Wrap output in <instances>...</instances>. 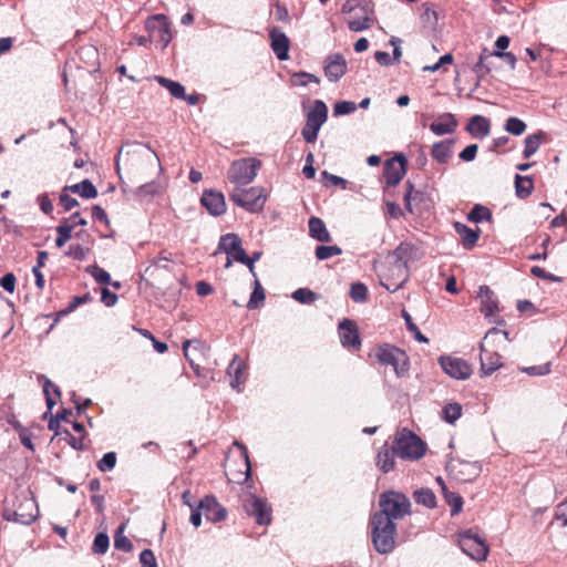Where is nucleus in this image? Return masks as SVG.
Returning a JSON list of instances; mask_svg holds the SVG:
<instances>
[{
  "instance_id": "f257e3e1",
  "label": "nucleus",
  "mask_w": 567,
  "mask_h": 567,
  "mask_svg": "<svg viewBox=\"0 0 567 567\" xmlns=\"http://www.w3.org/2000/svg\"><path fill=\"white\" fill-rule=\"evenodd\" d=\"M409 498H380V511L371 518V539L379 554H389L394 549L396 526L394 519L410 513Z\"/></svg>"
},
{
  "instance_id": "f03ea898",
  "label": "nucleus",
  "mask_w": 567,
  "mask_h": 567,
  "mask_svg": "<svg viewBox=\"0 0 567 567\" xmlns=\"http://www.w3.org/2000/svg\"><path fill=\"white\" fill-rule=\"evenodd\" d=\"M2 516L9 522L32 524L39 516L37 498H4Z\"/></svg>"
},
{
  "instance_id": "7ed1b4c3",
  "label": "nucleus",
  "mask_w": 567,
  "mask_h": 567,
  "mask_svg": "<svg viewBox=\"0 0 567 567\" xmlns=\"http://www.w3.org/2000/svg\"><path fill=\"white\" fill-rule=\"evenodd\" d=\"M392 446L402 460L417 461L426 453V444L412 431L402 429L394 435Z\"/></svg>"
},
{
  "instance_id": "20e7f679",
  "label": "nucleus",
  "mask_w": 567,
  "mask_h": 567,
  "mask_svg": "<svg viewBox=\"0 0 567 567\" xmlns=\"http://www.w3.org/2000/svg\"><path fill=\"white\" fill-rule=\"evenodd\" d=\"M234 445L238 447V456L228 455L225 460L224 468L225 475L229 483L244 484L250 476V462L248 456L247 447L235 441Z\"/></svg>"
},
{
  "instance_id": "39448f33",
  "label": "nucleus",
  "mask_w": 567,
  "mask_h": 567,
  "mask_svg": "<svg viewBox=\"0 0 567 567\" xmlns=\"http://www.w3.org/2000/svg\"><path fill=\"white\" fill-rule=\"evenodd\" d=\"M373 355L381 365H391L398 377H403L409 371L406 353L395 346L380 344L374 349Z\"/></svg>"
},
{
  "instance_id": "423d86ee",
  "label": "nucleus",
  "mask_w": 567,
  "mask_h": 567,
  "mask_svg": "<svg viewBox=\"0 0 567 567\" xmlns=\"http://www.w3.org/2000/svg\"><path fill=\"white\" fill-rule=\"evenodd\" d=\"M342 12L349 14L347 23L351 31L367 30L373 23L371 10L363 0H348L342 7Z\"/></svg>"
},
{
  "instance_id": "0eeeda50",
  "label": "nucleus",
  "mask_w": 567,
  "mask_h": 567,
  "mask_svg": "<svg viewBox=\"0 0 567 567\" xmlns=\"http://www.w3.org/2000/svg\"><path fill=\"white\" fill-rule=\"evenodd\" d=\"M328 118V107L321 100H316L307 112L306 124L301 131V135L307 143H315L321 126Z\"/></svg>"
},
{
  "instance_id": "6e6552de",
  "label": "nucleus",
  "mask_w": 567,
  "mask_h": 567,
  "mask_svg": "<svg viewBox=\"0 0 567 567\" xmlns=\"http://www.w3.org/2000/svg\"><path fill=\"white\" fill-rule=\"evenodd\" d=\"M261 163L254 157L234 161L228 169V179L237 187L250 184L257 175Z\"/></svg>"
},
{
  "instance_id": "1a4fd4ad",
  "label": "nucleus",
  "mask_w": 567,
  "mask_h": 567,
  "mask_svg": "<svg viewBox=\"0 0 567 567\" xmlns=\"http://www.w3.org/2000/svg\"><path fill=\"white\" fill-rule=\"evenodd\" d=\"M495 336H503V338L508 341V332L505 330H501L497 328H492L487 331L484 337V342L481 344V371L485 375H489L495 372L498 368L502 367V357L495 352L491 351L486 347V342L489 341Z\"/></svg>"
},
{
  "instance_id": "9d476101",
  "label": "nucleus",
  "mask_w": 567,
  "mask_h": 567,
  "mask_svg": "<svg viewBox=\"0 0 567 567\" xmlns=\"http://www.w3.org/2000/svg\"><path fill=\"white\" fill-rule=\"evenodd\" d=\"M409 279L406 262H389L380 274L381 285L389 291L395 292Z\"/></svg>"
},
{
  "instance_id": "9b49d317",
  "label": "nucleus",
  "mask_w": 567,
  "mask_h": 567,
  "mask_svg": "<svg viewBox=\"0 0 567 567\" xmlns=\"http://www.w3.org/2000/svg\"><path fill=\"white\" fill-rule=\"evenodd\" d=\"M458 545L464 554L477 561L485 560L488 554V547L485 539L478 536L472 529L460 534Z\"/></svg>"
},
{
  "instance_id": "f8f14e48",
  "label": "nucleus",
  "mask_w": 567,
  "mask_h": 567,
  "mask_svg": "<svg viewBox=\"0 0 567 567\" xmlns=\"http://www.w3.org/2000/svg\"><path fill=\"white\" fill-rule=\"evenodd\" d=\"M229 198L236 205L249 212H258L265 204L261 190L256 187H251L249 189H243L241 186L235 187L229 194Z\"/></svg>"
},
{
  "instance_id": "ddd939ff",
  "label": "nucleus",
  "mask_w": 567,
  "mask_h": 567,
  "mask_svg": "<svg viewBox=\"0 0 567 567\" xmlns=\"http://www.w3.org/2000/svg\"><path fill=\"white\" fill-rule=\"evenodd\" d=\"M145 28L150 32L152 39H156L166 48L172 40L169 23L164 14H156L148 18Z\"/></svg>"
},
{
  "instance_id": "4468645a",
  "label": "nucleus",
  "mask_w": 567,
  "mask_h": 567,
  "mask_svg": "<svg viewBox=\"0 0 567 567\" xmlns=\"http://www.w3.org/2000/svg\"><path fill=\"white\" fill-rule=\"evenodd\" d=\"M338 332L340 342L348 350H359L361 338L357 323L351 319H343L339 322Z\"/></svg>"
},
{
  "instance_id": "2eb2a0df",
  "label": "nucleus",
  "mask_w": 567,
  "mask_h": 567,
  "mask_svg": "<svg viewBox=\"0 0 567 567\" xmlns=\"http://www.w3.org/2000/svg\"><path fill=\"white\" fill-rule=\"evenodd\" d=\"M406 158L402 154L385 161L383 175L388 186H395L402 181L406 173Z\"/></svg>"
},
{
  "instance_id": "dca6fc26",
  "label": "nucleus",
  "mask_w": 567,
  "mask_h": 567,
  "mask_svg": "<svg viewBox=\"0 0 567 567\" xmlns=\"http://www.w3.org/2000/svg\"><path fill=\"white\" fill-rule=\"evenodd\" d=\"M440 364L446 374L457 380H465L472 374L471 365L460 358L441 357Z\"/></svg>"
},
{
  "instance_id": "f3484780",
  "label": "nucleus",
  "mask_w": 567,
  "mask_h": 567,
  "mask_svg": "<svg viewBox=\"0 0 567 567\" xmlns=\"http://www.w3.org/2000/svg\"><path fill=\"white\" fill-rule=\"evenodd\" d=\"M245 509L248 515L255 517L259 525H268L271 522V507L267 498H247Z\"/></svg>"
},
{
  "instance_id": "a211bd4d",
  "label": "nucleus",
  "mask_w": 567,
  "mask_h": 567,
  "mask_svg": "<svg viewBox=\"0 0 567 567\" xmlns=\"http://www.w3.org/2000/svg\"><path fill=\"white\" fill-rule=\"evenodd\" d=\"M450 472L454 480L468 482L478 475L480 466L467 461H455L451 463Z\"/></svg>"
},
{
  "instance_id": "6ab92c4d",
  "label": "nucleus",
  "mask_w": 567,
  "mask_h": 567,
  "mask_svg": "<svg viewBox=\"0 0 567 567\" xmlns=\"http://www.w3.org/2000/svg\"><path fill=\"white\" fill-rule=\"evenodd\" d=\"M270 47L280 61L288 59L290 41L288 37L277 27L269 31Z\"/></svg>"
},
{
  "instance_id": "aec40b11",
  "label": "nucleus",
  "mask_w": 567,
  "mask_h": 567,
  "mask_svg": "<svg viewBox=\"0 0 567 567\" xmlns=\"http://www.w3.org/2000/svg\"><path fill=\"white\" fill-rule=\"evenodd\" d=\"M200 203L214 216L223 215L226 210L225 197L220 192L205 190Z\"/></svg>"
},
{
  "instance_id": "412c9836",
  "label": "nucleus",
  "mask_w": 567,
  "mask_h": 567,
  "mask_svg": "<svg viewBox=\"0 0 567 567\" xmlns=\"http://www.w3.org/2000/svg\"><path fill=\"white\" fill-rule=\"evenodd\" d=\"M197 502L207 520L217 523L226 518L227 511L216 502V498H197Z\"/></svg>"
},
{
  "instance_id": "4be33fe9",
  "label": "nucleus",
  "mask_w": 567,
  "mask_h": 567,
  "mask_svg": "<svg viewBox=\"0 0 567 567\" xmlns=\"http://www.w3.org/2000/svg\"><path fill=\"white\" fill-rule=\"evenodd\" d=\"M477 297L481 300V312L485 317L493 316L498 311V300L488 286H480Z\"/></svg>"
},
{
  "instance_id": "5701e85b",
  "label": "nucleus",
  "mask_w": 567,
  "mask_h": 567,
  "mask_svg": "<svg viewBox=\"0 0 567 567\" xmlns=\"http://www.w3.org/2000/svg\"><path fill=\"white\" fill-rule=\"evenodd\" d=\"M205 346L198 340H185L183 342V352L197 375L200 374L199 363L197 362L198 355H204Z\"/></svg>"
},
{
  "instance_id": "b1692460",
  "label": "nucleus",
  "mask_w": 567,
  "mask_h": 567,
  "mask_svg": "<svg viewBox=\"0 0 567 567\" xmlns=\"http://www.w3.org/2000/svg\"><path fill=\"white\" fill-rule=\"evenodd\" d=\"M454 229H455L456 234L460 236L461 243L465 249L471 250L472 248H474L476 246L477 240L481 235L480 227L470 228L460 221H455Z\"/></svg>"
},
{
  "instance_id": "393cba45",
  "label": "nucleus",
  "mask_w": 567,
  "mask_h": 567,
  "mask_svg": "<svg viewBox=\"0 0 567 567\" xmlns=\"http://www.w3.org/2000/svg\"><path fill=\"white\" fill-rule=\"evenodd\" d=\"M347 70V63L342 55L333 54L327 59L324 74L330 81H338L343 76Z\"/></svg>"
},
{
  "instance_id": "a878e982",
  "label": "nucleus",
  "mask_w": 567,
  "mask_h": 567,
  "mask_svg": "<svg viewBox=\"0 0 567 567\" xmlns=\"http://www.w3.org/2000/svg\"><path fill=\"white\" fill-rule=\"evenodd\" d=\"M457 127V121L451 113H444L437 117L436 121H434L430 125V130L435 135H445L453 133Z\"/></svg>"
},
{
  "instance_id": "bb28decb",
  "label": "nucleus",
  "mask_w": 567,
  "mask_h": 567,
  "mask_svg": "<svg viewBox=\"0 0 567 567\" xmlns=\"http://www.w3.org/2000/svg\"><path fill=\"white\" fill-rule=\"evenodd\" d=\"M466 130L472 136L483 138L489 133L491 122L485 116L474 115L471 117Z\"/></svg>"
},
{
  "instance_id": "cd10ccee",
  "label": "nucleus",
  "mask_w": 567,
  "mask_h": 567,
  "mask_svg": "<svg viewBox=\"0 0 567 567\" xmlns=\"http://www.w3.org/2000/svg\"><path fill=\"white\" fill-rule=\"evenodd\" d=\"M245 363L236 354L227 369V373L233 377L230 385L234 389H239V385L245 381Z\"/></svg>"
},
{
  "instance_id": "c85d7f7f",
  "label": "nucleus",
  "mask_w": 567,
  "mask_h": 567,
  "mask_svg": "<svg viewBox=\"0 0 567 567\" xmlns=\"http://www.w3.org/2000/svg\"><path fill=\"white\" fill-rule=\"evenodd\" d=\"M309 235L321 243H330L332 240L324 223L318 217L309 219Z\"/></svg>"
},
{
  "instance_id": "c756f323",
  "label": "nucleus",
  "mask_w": 567,
  "mask_h": 567,
  "mask_svg": "<svg viewBox=\"0 0 567 567\" xmlns=\"http://www.w3.org/2000/svg\"><path fill=\"white\" fill-rule=\"evenodd\" d=\"M396 453L393 446H383L377 455V466L384 473L392 471L395 466L394 457Z\"/></svg>"
},
{
  "instance_id": "7c9ffc66",
  "label": "nucleus",
  "mask_w": 567,
  "mask_h": 567,
  "mask_svg": "<svg viewBox=\"0 0 567 567\" xmlns=\"http://www.w3.org/2000/svg\"><path fill=\"white\" fill-rule=\"evenodd\" d=\"M546 134L544 132H537L534 134H529L524 140V151L523 156L524 158H529L533 156L543 142H545Z\"/></svg>"
},
{
  "instance_id": "2f4dec72",
  "label": "nucleus",
  "mask_w": 567,
  "mask_h": 567,
  "mask_svg": "<svg viewBox=\"0 0 567 567\" xmlns=\"http://www.w3.org/2000/svg\"><path fill=\"white\" fill-rule=\"evenodd\" d=\"M452 146L453 141L451 140L437 142L433 145L431 155L439 163H447V161L452 156Z\"/></svg>"
},
{
  "instance_id": "473e14b6",
  "label": "nucleus",
  "mask_w": 567,
  "mask_h": 567,
  "mask_svg": "<svg viewBox=\"0 0 567 567\" xmlns=\"http://www.w3.org/2000/svg\"><path fill=\"white\" fill-rule=\"evenodd\" d=\"M534 190V181L530 176H515V192L518 198L525 199L532 195Z\"/></svg>"
},
{
  "instance_id": "72a5a7b5",
  "label": "nucleus",
  "mask_w": 567,
  "mask_h": 567,
  "mask_svg": "<svg viewBox=\"0 0 567 567\" xmlns=\"http://www.w3.org/2000/svg\"><path fill=\"white\" fill-rule=\"evenodd\" d=\"M65 190H70L71 193L79 194L83 198H95L97 196V190L95 186L89 181L84 179L81 183L65 186Z\"/></svg>"
},
{
  "instance_id": "f704fd0d",
  "label": "nucleus",
  "mask_w": 567,
  "mask_h": 567,
  "mask_svg": "<svg viewBox=\"0 0 567 567\" xmlns=\"http://www.w3.org/2000/svg\"><path fill=\"white\" fill-rule=\"evenodd\" d=\"M155 80L161 86L165 87L172 96L176 99L185 97V89L179 82L173 81L162 75L155 76Z\"/></svg>"
},
{
  "instance_id": "c9c22d12",
  "label": "nucleus",
  "mask_w": 567,
  "mask_h": 567,
  "mask_svg": "<svg viewBox=\"0 0 567 567\" xmlns=\"http://www.w3.org/2000/svg\"><path fill=\"white\" fill-rule=\"evenodd\" d=\"M38 380L39 382L42 383L43 385V393L45 395V402H47V405H48V409L51 410L54 405H55V401L53 400V398L51 396V393H50V390H53L54 394L60 398L61 396V392L59 390V388L56 385H54L50 379H48L45 375L43 374H39L38 375Z\"/></svg>"
},
{
  "instance_id": "e433bc0d",
  "label": "nucleus",
  "mask_w": 567,
  "mask_h": 567,
  "mask_svg": "<svg viewBox=\"0 0 567 567\" xmlns=\"http://www.w3.org/2000/svg\"><path fill=\"white\" fill-rule=\"evenodd\" d=\"M492 212L486 206L481 204L474 205L471 212L467 214V220L472 223H481L483 220H491Z\"/></svg>"
},
{
  "instance_id": "4c0bfd02",
  "label": "nucleus",
  "mask_w": 567,
  "mask_h": 567,
  "mask_svg": "<svg viewBox=\"0 0 567 567\" xmlns=\"http://www.w3.org/2000/svg\"><path fill=\"white\" fill-rule=\"evenodd\" d=\"M241 245L240 238L236 234H227L221 236L219 248L226 254L231 255Z\"/></svg>"
},
{
  "instance_id": "58836bf2",
  "label": "nucleus",
  "mask_w": 567,
  "mask_h": 567,
  "mask_svg": "<svg viewBox=\"0 0 567 567\" xmlns=\"http://www.w3.org/2000/svg\"><path fill=\"white\" fill-rule=\"evenodd\" d=\"M491 56H495L494 51L492 52L488 49L484 48L480 54L478 61L473 66V72L476 73L478 79L489 73L491 69L485 65V60H487Z\"/></svg>"
},
{
  "instance_id": "ea45409f",
  "label": "nucleus",
  "mask_w": 567,
  "mask_h": 567,
  "mask_svg": "<svg viewBox=\"0 0 567 567\" xmlns=\"http://www.w3.org/2000/svg\"><path fill=\"white\" fill-rule=\"evenodd\" d=\"M266 293L264 288L261 287L259 280H255V288L250 295L249 301L247 303V308L252 310L259 308V306L265 301Z\"/></svg>"
},
{
  "instance_id": "a19ab883",
  "label": "nucleus",
  "mask_w": 567,
  "mask_h": 567,
  "mask_svg": "<svg viewBox=\"0 0 567 567\" xmlns=\"http://www.w3.org/2000/svg\"><path fill=\"white\" fill-rule=\"evenodd\" d=\"M125 525L122 524L115 532L114 535V547L116 549L130 553L133 548L132 542L124 535Z\"/></svg>"
},
{
  "instance_id": "79ce46f5",
  "label": "nucleus",
  "mask_w": 567,
  "mask_h": 567,
  "mask_svg": "<svg viewBox=\"0 0 567 567\" xmlns=\"http://www.w3.org/2000/svg\"><path fill=\"white\" fill-rule=\"evenodd\" d=\"M462 415V405L460 403H449L443 408L442 417L447 423L453 424Z\"/></svg>"
},
{
  "instance_id": "37998d69",
  "label": "nucleus",
  "mask_w": 567,
  "mask_h": 567,
  "mask_svg": "<svg viewBox=\"0 0 567 567\" xmlns=\"http://www.w3.org/2000/svg\"><path fill=\"white\" fill-rule=\"evenodd\" d=\"M405 186H406V192L404 195L405 208L410 213H413L412 203L420 202L423 197V194L420 190L414 189V186L410 181H408L405 183Z\"/></svg>"
},
{
  "instance_id": "c03bdc74",
  "label": "nucleus",
  "mask_w": 567,
  "mask_h": 567,
  "mask_svg": "<svg viewBox=\"0 0 567 567\" xmlns=\"http://www.w3.org/2000/svg\"><path fill=\"white\" fill-rule=\"evenodd\" d=\"M526 128V123L518 117L511 116L506 120L505 131L512 135L519 136Z\"/></svg>"
},
{
  "instance_id": "a18cd8bd",
  "label": "nucleus",
  "mask_w": 567,
  "mask_h": 567,
  "mask_svg": "<svg viewBox=\"0 0 567 567\" xmlns=\"http://www.w3.org/2000/svg\"><path fill=\"white\" fill-rule=\"evenodd\" d=\"M184 503L192 508L190 514V523L198 527L202 523V517L204 516V513L197 502V498H184Z\"/></svg>"
},
{
  "instance_id": "49530a36",
  "label": "nucleus",
  "mask_w": 567,
  "mask_h": 567,
  "mask_svg": "<svg viewBox=\"0 0 567 567\" xmlns=\"http://www.w3.org/2000/svg\"><path fill=\"white\" fill-rule=\"evenodd\" d=\"M73 225H68V223L61 224L56 227L58 237L55 239V246L61 248L64 246L72 237Z\"/></svg>"
},
{
  "instance_id": "de8ad7c7",
  "label": "nucleus",
  "mask_w": 567,
  "mask_h": 567,
  "mask_svg": "<svg viewBox=\"0 0 567 567\" xmlns=\"http://www.w3.org/2000/svg\"><path fill=\"white\" fill-rule=\"evenodd\" d=\"M342 254V249L337 246V245H333V246H318L316 248V257L317 259L319 260H326V259H329L333 256H339Z\"/></svg>"
},
{
  "instance_id": "09e8293b",
  "label": "nucleus",
  "mask_w": 567,
  "mask_h": 567,
  "mask_svg": "<svg viewBox=\"0 0 567 567\" xmlns=\"http://www.w3.org/2000/svg\"><path fill=\"white\" fill-rule=\"evenodd\" d=\"M292 298L300 303L309 305L317 300L318 296L308 288H299L292 293Z\"/></svg>"
},
{
  "instance_id": "8fccbe9b",
  "label": "nucleus",
  "mask_w": 567,
  "mask_h": 567,
  "mask_svg": "<svg viewBox=\"0 0 567 567\" xmlns=\"http://www.w3.org/2000/svg\"><path fill=\"white\" fill-rule=\"evenodd\" d=\"M412 250V245L401 243L391 254L392 261L391 262H406L408 264V255Z\"/></svg>"
},
{
  "instance_id": "3c124183",
  "label": "nucleus",
  "mask_w": 567,
  "mask_h": 567,
  "mask_svg": "<svg viewBox=\"0 0 567 567\" xmlns=\"http://www.w3.org/2000/svg\"><path fill=\"white\" fill-rule=\"evenodd\" d=\"M109 546H110L109 536L105 533H99L93 540L92 550L94 554L102 555L107 551Z\"/></svg>"
},
{
  "instance_id": "603ef678",
  "label": "nucleus",
  "mask_w": 567,
  "mask_h": 567,
  "mask_svg": "<svg viewBox=\"0 0 567 567\" xmlns=\"http://www.w3.org/2000/svg\"><path fill=\"white\" fill-rule=\"evenodd\" d=\"M86 271L95 279L96 282L101 285L111 284L110 274L99 266H90L86 268Z\"/></svg>"
},
{
  "instance_id": "864d4df0",
  "label": "nucleus",
  "mask_w": 567,
  "mask_h": 567,
  "mask_svg": "<svg viewBox=\"0 0 567 567\" xmlns=\"http://www.w3.org/2000/svg\"><path fill=\"white\" fill-rule=\"evenodd\" d=\"M350 297L355 302H363L368 299V288L361 282L351 285Z\"/></svg>"
},
{
  "instance_id": "5fc2aeb1",
  "label": "nucleus",
  "mask_w": 567,
  "mask_h": 567,
  "mask_svg": "<svg viewBox=\"0 0 567 567\" xmlns=\"http://www.w3.org/2000/svg\"><path fill=\"white\" fill-rule=\"evenodd\" d=\"M402 316L405 319V323H406L408 330L413 333L414 338L419 342L429 343V339L421 333V331L419 330L417 326L412 321L411 316L405 310L402 311Z\"/></svg>"
},
{
  "instance_id": "6e6d98bb",
  "label": "nucleus",
  "mask_w": 567,
  "mask_h": 567,
  "mask_svg": "<svg viewBox=\"0 0 567 567\" xmlns=\"http://www.w3.org/2000/svg\"><path fill=\"white\" fill-rule=\"evenodd\" d=\"M292 81L295 85L306 86L308 83H319L320 80L311 73L307 72H298L292 75Z\"/></svg>"
},
{
  "instance_id": "4d7b16f0",
  "label": "nucleus",
  "mask_w": 567,
  "mask_h": 567,
  "mask_svg": "<svg viewBox=\"0 0 567 567\" xmlns=\"http://www.w3.org/2000/svg\"><path fill=\"white\" fill-rule=\"evenodd\" d=\"M173 259H172V254L171 252H167V251H161L158 254V256H156L153 260H152V264L151 266L146 269V271H150L153 267H157V268H164V269H167L168 268V264L172 262Z\"/></svg>"
},
{
  "instance_id": "13d9d810",
  "label": "nucleus",
  "mask_w": 567,
  "mask_h": 567,
  "mask_svg": "<svg viewBox=\"0 0 567 567\" xmlns=\"http://www.w3.org/2000/svg\"><path fill=\"white\" fill-rule=\"evenodd\" d=\"M90 252V248L83 247L79 244H73L69 246L68 251L65 252L69 257H72L75 260H84Z\"/></svg>"
},
{
  "instance_id": "bf43d9fd",
  "label": "nucleus",
  "mask_w": 567,
  "mask_h": 567,
  "mask_svg": "<svg viewBox=\"0 0 567 567\" xmlns=\"http://www.w3.org/2000/svg\"><path fill=\"white\" fill-rule=\"evenodd\" d=\"M357 110V104L351 101H340L333 106V114L336 116L346 115L354 112Z\"/></svg>"
},
{
  "instance_id": "052dcab7",
  "label": "nucleus",
  "mask_w": 567,
  "mask_h": 567,
  "mask_svg": "<svg viewBox=\"0 0 567 567\" xmlns=\"http://www.w3.org/2000/svg\"><path fill=\"white\" fill-rule=\"evenodd\" d=\"M116 464V454L114 452H109L103 455V457L99 461L97 467L102 472L111 471Z\"/></svg>"
},
{
  "instance_id": "680f3d73",
  "label": "nucleus",
  "mask_w": 567,
  "mask_h": 567,
  "mask_svg": "<svg viewBox=\"0 0 567 567\" xmlns=\"http://www.w3.org/2000/svg\"><path fill=\"white\" fill-rule=\"evenodd\" d=\"M91 299L89 293H85L83 296H75L70 301L69 306L59 312V316L68 315L72 311H74L80 305L87 302Z\"/></svg>"
},
{
  "instance_id": "e2e57ef3",
  "label": "nucleus",
  "mask_w": 567,
  "mask_h": 567,
  "mask_svg": "<svg viewBox=\"0 0 567 567\" xmlns=\"http://www.w3.org/2000/svg\"><path fill=\"white\" fill-rule=\"evenodd\" d=\"M64 440L75 450H84L86 447L84 440L85 435H80L79 437H75L72 435L68 430H63Z\"/></svg>"
},
{
  "instance_id": "0e129e2a",
  "label": "nucleus",
  "mask_w": 567,
  "mask_h": 567,
  "mask_svg": "<svg viewBox=\"0 0 567 567\" xmlns=\"http://www.w3.org/2000/svg\"><path fill=\"white\" fill-rule=\"evenodd\" d=\"M523 371L528 375H546L550 372V363L526 367L523 368Z\"/></svg>"
},
{
  "instance_id": "69168bd1",
  "label": "nucleus",
  "mask_w": 567,
  "mask_h": 567,
  "mask_svg": "<svg viewBox=\"0 0 567 567\" xmlns=\"http://www.w3.org/2000/svg\"><path fill=\"white\" fill-rule=\"evenodd\" d=\"M140 563L142 567H157L154 553L151 549H144L140 554Z\"/></svg>"
},
{
  "instance_id": "338daca9",
  "label": "nucleus",
  "mask_w": 567,
  "mask_h": 567,
  "mask_svg": "<svg viewBox=\"0 0 567 567\" xmlns=\"http://www.w3.org/2000/svg\"><path fill=\"white\" fill-rule=\"evenodd\" d=\"M68 192L69 190H65L64 188L62 194L60 195V205L64 208V210H71L72 208L79 205L76 198L70 196Z\"/></svg>"
},
{
  "instance_id": "774afa93",
  "label": "nucleus",
  "mask_w": 567,
  "mask_h": 567,
  "mask_svg": "<svg viewBox=\"0 0 567 567\" xmlns=\"http://www.w3.org/2000/svg\"><path fill=\"white\" fill-rule=\"evenodd\" d=\"M555 519L561 520V526H567V498L557 506Z\"/></svg>"
}]
</instances>
